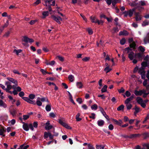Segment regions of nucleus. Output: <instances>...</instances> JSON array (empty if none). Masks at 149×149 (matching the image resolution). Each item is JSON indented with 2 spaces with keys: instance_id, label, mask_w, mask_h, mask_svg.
Returning a JSON list of instances; mask_svg holds the SVG:
<instances>
[{
  "instance_id": "1",
  "label": "nucleus",
  "mask_w": 149,
  "mask_h": 149,
  "mask_svg": "<svg viewBox=\"0 0 149 149\" xmlns=\"http://www.w3.org/2000/svg\"><path fill=\"white\" fill-rule=\"evenodd\" d=\"M137 103L141 105V107L145 108L146 106V103L148 101V100H143V99L140 97H138L136 99Z\"/></svg>"
},
{
  "instance_id": "2",
  "label": "nucleus",
  "mask_w": 149,
  "mask_h": 149,
  "mask_svg": "<svg viewBox=\"0 0 149 149\" xmlns=\"http://www.w3.org/2000/svg\"><path fill=\"white\" fill-rule=\"evenodd\" d=\"M51 17L58 24H61V21L62 20V19L60 17L53 15Z\"/></svg>"
},
{
  "instance_id": "3",
  "label": "nucleus",
  "mask_w": 149,
  "mask_h": 149,
  "mask_svg": "<svg viewBox=\"0 0 149 149\" xmlns=\"http://www.w3.org/2000/svg\"><path fill=\"white\" fill-rule=\"evenodd\" d=\"M144 89L142 90H140L139 91L135 90L134 91V94L136 96H141V95L144 91Z\"/></svg>"
},
{
  "instance_id": "4",
  "label": "nucleus",
  "mask_w": 149,
  "mask_h": 149,
  "mask_svg": "<svg viewBox=\"0 0 149 149\" xmlns=\"http://www.w3.org/2000/svg\"><path fill=\"white\" fill-rule=\"evenodd\" d=\"M7 79L10 82L15 84L16 86L18 85L17 81L16 80L11 77H7Z\"/></svg>"
},
{
  "instance_id": "5",
  "label": "nucleus",
  "mask_w": 149,
  "mask_h": 149,
  "mask_svg": "<svg viewBox=\"0 0 149 149\" xmlns=\"http://www.w3.org/2000/svg\"><path fill=\"white\" fill-rule=\"evenodd\" d=\"M6 132L4 128L0 125V135L2 136H5L4 133Z\"/></svg>"
},
{
  "instance_id": "6",
  "label": "nucleus",
  "mask_w": 149,
  "mask_h": 149,
  "mask_svg": "<svg viewBox=\"0 0 149 149\" xmlns=\"http://www.w3.org/2000/svg\"><path fill=\"white\" fill-rule=\"evenodd\" d=\"M130 5L132 6H136L137 8L139 10L141 9H143V8L138 6V3H136L135 2L130 3Z\"/></svg>"
},
{
  "instance_id": "7",
  "label": "nucleus",
  "mask_w": 149,
  "mask_h": 149,
  "mask_svg": "<svg viewBox=\"0 0 149 149\" xmlns=\"http://www.w3.org/2000/svg\"><path fill=\"white\" fill-rule=\"evenodd\" d=\"M143 84V86L146 87V90H149V84L148 83V80L146 79H145Z\"/></svg>"
},
{
  "instance_id": "8",
  "label": "nucleus",
  "mask_w": 149,
  "mask_h": 149,
  "mask_svg": "<svg viewBox=\"0 0 149 149\" xmlns=\"http://www.w3.org/2000/svg\"><path fill=\"white\" fill-rule=\"evenodd\" d=\"M5 85L7 86V88H6V91L10 90L12 88H13V86L10 85V82H6L5 83Z\"/></svg>"
},
{
  "instance_id": "9",
  "label": "nucleus",
  "mask_w": 149,
  "mask_h": 149,
  "mask_svg": "<svg viewBox=\"0 0 149 149\" xmlns=\"http://www.w3.org/2000/svg\"><path fill=\"white\" fill-rule=\"evenodd\" d=\"M76 85L77 88L79 89L82 88L84 86L83 84L81 82H77L76 83Z\"/></svg>"
},
{
  "instance_id": "10",
  "label": "nucleus",
  "mask_w": 149,
  "mask_h": 149,
  "mask_svg": "<svg viewBox=\"0 0 149 149\" xmlns=\"http://www.w3.org/2000/svg\"><path fill=\"white\" fill-rule=\"evenodd\" d=\"M23 125L22 127L24 130L26 131H28L29 130V125L27 123L22 122Z\"/></svg>"
},
{
  "instance_id": "11",
  "label": "nucleus",
  "mask_w": 149,
  "mask_h": 149,
  "mask_svg": "<svg viewBox=\"0 0 149 149\" xmlns=\"http://www.w3.org/2000/svg\"><path fill=\"white\" fill-rule=\"evenodd\" d=\"M135 19L136 21H139L141 19V17L139 13H136L135 14Z\"/></svg>"
},
{
  "instance_id": "12",
  "label": "nucleus",
  "mask_w": 149,
  "mask_h": 149,
  "mask_svg": "<svg viewBox=\"0 0 149 149\" xmlns=\"http://www.w3.org/2000/svg\"><path fill=\"white\" fill-rule=\"evenodd\" d=\"M139 4H138V6L141 7L140 5L141 6H144L147 5V1H141L139 2Z\"/></svg>"
},
{
  "instance_id": "13",
  "label": "nucleus",
  "mask_w": 149,
  "mask_h": 149,
  "mask_svg": "<svg viewBox=\"0 0 149 149\" xmlns=\"http://www.w3.org/2000/svg\"><path fill=\"white\" fill-rule=\"evenodd\" d=\"M7 105L5 103L1 100H0V107L5 108L7 107Z\"/></svg>"
},
{
  "instance_id": "14",
  "label": "nucleus",
  "mask_w": 149,
  "mask_h": 149,
  "mask_svg": "<svg viewBox=\"0 0 149 149\" xmlns=\"http://www.w3.org/2000/svg\"><path fill=\"white\" fill-rule=\"evenodd\" d=\"M52 128V126L50 125L49 123L47 122L46 123L45 129L46 130H49Z\"/></svg>"
},
{
  "instance_id": "15",
  "label": "nucleus",
  "mask_w": 149,
  "mask_h": 149,
  "mask_svg": "<svg viewBox=\"0 0 149 149\" xmlns=\"http://www.w3.org/2000/svg\"><path fill=\"white\" fill-rule=\"evenodd\" d=\"M90 18L93 23H97L98 19L95 16H91Z\"/></svg>"
},
{
  "instance_id": "16",
  "label": "nucleus",
  "mask_w": 149,
  "mask_h": 149,
  "mask_svg": "<svg viewBox=\"0 0 149 149\" xmlns=\"http://www.w3.org/2000/svg\"><path fill=\"white\" fill-rule=\"evenodd\" d=\"M134 53L133 52H131L129 54L128 57L130 60H132L134 58Z\"/></svg>"
},
{
  "instance_id": "17",
  "label": "nucleus",
  "mask_w": 149,
  "mask_h": 149,
  "mask_svg": "<svg viewBox=\"0 0 149 149\" xmlns=\"http://www.w3.org/2000/svg\"><path fill=\"white\" fill-rule=\"evenodd\" d=\"M97 123L98 126H102L104 125V122L103 120H100L97 121Z\"/></svg>"
},
{
  "instance_id": "18",
  "label": "nucleus",
  "mask_w": 149,
  "mask_h": 149,
  "mask_svg": "<svg viewBox=\"0 0 149 149\" xmlns=\"http://www.w3.org/2000/svg\"><path fill=\"white\" fill-rule=\"evenodd\" d=\"M68 79L71 82H72L74 81V76L72 74L69 75L68 76Z\"/></svg>"
},
{
  "instance_id": "19",
  "label": "nucleus",
  "mask_w": 149,
  "mask_h": 149,
  "mask_svg": "<svg viewBox=\"0 0 149 149\" xmlns=\"http://www.w3.org/2000/svg\"><path fill=\"white\" fill-rule=\"evenodd\" d=\"M143 93V97L144 98H145L147 95L149 94V90H144V91Z\"/></svg>"
},
{
  "instance_id": "20",
  "label": "nucleus",
  "mask_w": 149,
  "mask_h": 149,
  "mask_svg": "<svg viewBox=\"0 0 149 149\" xmlns=\"http://www.w3.org/2000/svg\"><path fill=\"white\" fill-rule=\"evenodd\" d=\"M113 120L116 123L119 125H121L122 123V121L121 120H119L118 121L115 119H113Z\"/></svg>"
},
{
  "instance_id": "21",
  "label": "nucleus",
  "mask_w": 149,
  "mask_h": 149,
  "mask_svg": "<svg viewBox=\"0 0 149 149\" xmlns=\"http://www.w3.org/2000/svg\"><path fill=\"white\" fill-rule=\"evenodd\" d=\"M135 9L134 8L132 10H130L128 12V14L129 16L131 17L134 13V12L135 11Z\"/></svg>"
},
{
  "instance_id": "22",
  "label": "nucleus",
  "mask_w": 149,
  "mask_h": 149,
  "mask_svg": "<svg viewBox=\"0 0 149 149\" xmlns=\"http://www.w3.org/2000/svg\"><path fill=\"white\" fill-rule=\"evenodd\" d=\"M125 104L126 106L127 107V110L130 109L132 107V105L130 103Z\"/></svg>"
},
{
  "instance_id": "23",
  "label": "nucleus",
  "mask_w": 149,
  "mask_h": 149,
  "mask_svg": "<svg viewBox=\"0 0 149 149\" xmlns=\"http://www.w3.org/2000/svg\"><path fill=\"white\" fill-rule=\"evenodd\" d=\"M135 111L134 113V115H136L137 113H138L140 111V108L136 106H135L134 109Z\"/></svg>"
},
{
  "instance_id": "24",
  "label": "nucleus",
  "mask_w": 149,
  "mask_h": 149,
  "mask_svg": "<svg viewBox=\"0 0 149 149\" xmlns=\"http://www.w3.org/2000/svg\"><path fill=\"white\" fill-rule=\"evenodd\" d=\"M144 41L145 44L149 43V35H147V36L144 38Z\"/></svg>"
},
{
  "instance_id": "25",
  "label": "nucleus",
  "mask_w": 149,
  "mask_h": 149,
  "mask_svg": "<svg viewBox=\"0 0 149 149\" xmlns=\"http://www.w3.org/2000/svg\"><path fill=\"white\" fill-rule=\"evenodd\" d=\"M40 97H38L36 101V104L38 106H41L42 104V103L41 101L40 100Z\"/></svg>"
},
{
  "instance_id": "26",
  "label": "nucleus",
  "mask_w": 149,
  "mask_h": 149,
  "mask_svg": "<svg viewBox=\"0 0 149 149\" xmlns=\"http://www.w3.org/2000/svg\"><path fill=\"white\" fill-rule=\"evenodd\" d=\"M29 147V146L28 145L25 146L24 145H22L20 146L17 149H26Z\"/></svg>"
},
{
  "instance_id": "27",
  "label": "nucleus",
  "mask_w": 149,
  "mask_h": 149,
  "mask_svg": "<svg viewBox=\"0 0 149 149\" xmlns=\"http://www.w3.org/2000/svg\"><path fill=\"white\" fill-rule=\"evenodd\" d=\"M104 71L106 72V73H108L112 70V69L110 68L109 66L106 67L104 69Z\"/></svg>"
},
{
  "instance_id": "28",
  "label": "nucleus",
  "mask_w": 149,
  "mask_h": 149,
  "mask_svg": "<svg viewBox=\"0 0 149 149\" xmlns=\"http://www.w3.org/2000/svg\"><path fill=\"white\" fill-rule=\"evenodd\" d=\"M149 24V21L147 20H146L143 21V23L142 24V25L143 26H145L146 25H148Z\"/></svg>"
},
{
  "instance_id": "29",
  "label": "nucleus",
  "mask_w": 149,
  "mask_h": 149,
  "mask_svg": "<svg viewBox=\"0 0 149 149\" xmlns=\"http://www.w3.org/2000/svg\"><path fill=\"white\" fill-rule=\"evenodd\" d=\"M101 113L103 115V116L106 118L107 120H109V117L106 114L105 111H104L103 112H102Z\"/></svg>"
},
{
  "instance_id": "30",
  "label": "nucleus",
  "mask_w": 149,
  "mask_h": 149,
  "mask_svg": "<svg viewBox=\"0 0 149 149\" xmlns=\"http://www.w3.org/2000/svg\"><path fill=\"white\" fill-rule=\"evenodd\" d=\"M45 109L47 111H49L51 110V106L50 105L48 104L46 106Z\"/></svg>"
},
{
  "instance_id": "31",
  "label": "nucleus",
  "mask_w": 149,
  "mask_h": 149,
  "mask_svg": "<svg viewBox=\"0 0 149 149\" xmlns=\"http://www.w3.org/2000/svg\"><path fill=\"white\" fill-rule=\"evenodd\" d=\"M80 116V114L79 113H78L76 116V119L77 121H79L81 120V118L79 117Z\"/></svg>"
},
{
  "instance_id": "32",
  "label": "nucleus",
  "mask_w": 149,
  "mask_h": 149,
  "mask_svg": "<svg viewBox=\"0 0 149 149\" xmlns=\"http://www.w3.org/2000/svg\"><path fill=\"white\" fill-rule=\"evenodd\" d=\"M13 88L14 89L13 91V93L14 95H15L18 94L17 91L15 90V85L13 86Z\"/></svg>"
},
{
  "instance_id": "33",
  "label": "nucleus",
  "mask_w": 149,
  "mask_h": 149,
  "mask_svg": "<svg viewBox=\"0 0 149 149\" xmlns=\"http://www.w3.org/2000/svg\"><path fill=\"white\" fill-rule=\"evenodd\" d=\"M143 137L145 139H146L147 138L149 137V133L148 132H146L143 133Z\"/></svg>"
},
{
  "instance_id": "34",
  "label": "nucleus",
  "mask_w": 149,
  "mask_h": 149,
  "mask_svg": "<svg viewBox=\"0 0 149 149\" xmlns=\"http://www.w3.org/2000/svg\"><path fill=\"white\" fill-rule=\"evenodd\" d=\"M124 108V106L123 105H121L117 108V110L118 111L123 110Z\"/></svg>"
},
{
  "instance_id": "35",
  "label": "nucleus",
  "mask_w": 149,
  "mask_h": 149,
  "mask_svg": "<svg viewBox=\"0 0 149 149\" xmlns=\"http://www.w3.org/2000/svg\"><path fill=\"white\" fill-rule=\"evenodd\" d=\"M136 46V44L134 42H133L132 43H130V47L131 48H135Z\"/></svg>"
},
{
  "instance_id": "36",
  "label": "nucleus",
  "mask_w": 149,
  "mask_h": 149,
  "mask_svg": "<svg viewBox=\"0 0 149 149\" xmlns=\"http://www.w3.org/2000/svg\"><path fill=\"white\" fill-rule=\"evenodd\" d=\"M49 132H45L44 133V137L45 138H47L49 137Z\"/></svg>"
},
{
  "instance_id": "37",
  "label": "nucleus",
  "mask_w": 149,
  "mask_h": 149,
  "mask_svg": "<svg viewBox=\"0 0 149 149\" xmlns=\"http://www.w3.org/2000/svg\"><path fill=\"white\" fill-rule=\"evenodd\" d=\"M107 86L106 85H105L104 86L101 90L102 93L105 92L107 91Z\"/></svg>"
},
{
  "instance_id": "38",
  "label": "nucleus",
  "mask_w": 149,
  "mask_h": 149,
  "mask_svg": "<svg viewBox=\"0 0 149 149\" xmlns=\"http://www.w3.org/2000/svg\"><path fill=\"white\" fill-rule=\"evenodd\" d=\"M141 65L143 67H148V63L146 61L143 62L142 63Z\"/></svg>"
},
{
  "instance_id": "39",
  "label": "nucleus",
  "mask_w": 149,
  "mask_h": 149,
  "mask_svg": "<svg viewBox=\"0 0 149 149\" xmlns=\"http://www.w3.org/2000/svg\"><path fill=\"white\" fill-rule=\"evenodd\" d=\"M49 116L52 118H54L56 117V114L53 112H51L49 113Z\"/></svg>"
},
{
  "instance_id": "40",
  "label": "nucleus",
  "mask_w": 149,
  "mask_h": 149,
  "mask_svg": "<svg viewBox=\"0 0 149 149\" xmlns=\"http://www.w3.org/2000/svg\"><path fill=\"white\" fill-rule=\"evenodd\" d=\"M132 100L130 97L127 98L125 102V104L130 103V102Z\"/></svg>"
},
{
  "instance_id": "41",
  "label": "nucleus",
  "mask_w": 149,
  "mask_h": 149,
  "mask_svg": "<svg viewBox=\"0 0 149 149\" xmlns=\"http://www.w3.org/2000/svg\"><path fill=\"white\" fill-rule=\"evenodd\" d=\"M132 100L130 97L127 98L125 102V104L130 103V102Z\"/></svg>"
},
{
  "instance_id": "42",
  "label": "nucleus",
  "mask_w": 149,
  "mask_h": 149,
  "mask_svg": "<svg viewBox=\"0 0 149 149\" xmlns=\"http://www.w3.org/2000/svg\"><path fill=\"white\" fill-rule=\"evenodd\" d=\"M132 100L130 97L127 98L125 102V104L130 103V102Z\"/></svg>"
},
{
  "instance_id": "43",
  "label": "nucleus",
  "mask_w": 149,
  "mask_h": 149,
  "mask_svg": "<svg viewBox=\"0 0 149 149\" xmlns=\"http://www.w3.org/2000/svg\"><path fill=\"white\" fill-rule=\"evenodd\" d=\"M28 40L29 38L26 36H24L22 38V40L24 42L26 43H27L28 42Z\"/></svg>"
},
{
  "instance_id": "44",
  "label": "nucleus",
  "mask_w": 149,
  "mask_h": 149,
  "mask_svg": "<svg viewBox=\"0 0 149 149\" xmlns=\"http://www.w3.org/2000/svg\"><path fill=\"white\" fill-rule=\"evenodd\" d=\"M22 51V50L21 49H18L16 50L15 49L14 50L13 52L14 53H16V54L18 55L19 54V53H20Z\"/></svg>"
},
{
  "instance_id": "45",
  "label": "nucleus",
  "mask_w": 149,
  "mask_h": 149,
  "mask_svg": "<svg viewBox=\"0 0 149 149\" xmlns=\"http://www.w3.org/2000/svg\"><path fill=\"white\" fill-rule=\"evenodd\" d=\"M91 108L92 109L95 110L97 109V106L96 104H94L92 105L91 106Z\"/></svg>"
},
{
  "instance_id": "46",
  "label": "nucleus",
  "mask_w": 149,
  "mask_h": 149,
  "mask_svg": "<svg viewBox=\"0 0 149 149\" xmlns=\"http://www.w3.org/2000/svg\"><path fill=\"white\" fill-rule=\"evenodd\" d=\"M125 40L124 38H122L120 41V44L121 45H124L125 43Z\"/></svg>"
},
{
  "instance_id": "47",
  "label": "nucleus",
  "mask_w": 149,
  "mask_h": 149,
  "mask_svg": "<svg viewBox=\"0 0 149 149\" xmlns=\"http://www.w3.org/2000/svg\"><path fill=\"white\" fill-rule=\"evenodd\" d=\"M125 50L127 51V53H130L131 52H132V49L129 47L125 48Z\"/></svg>"
},
{
  "instance_id": "48",
  "label": "nucleus",
  "mask_w": 149,
  "mask_h": 149,
  "mask_svg": "<svg viewBox=\"0 0 149 149\" xmlns=\"http://www.w3.org/2000/svg\"><path fill=\"white\" fill-rule=\"evenodd\" d=\"M127 34V32L126 31H120L119 33V35H124Z\"/></svg>"
},
{
  "instance_id": "49",
  "label": "nucleus",
  "mask_w": 149,
  "mask_h": 149,
  "mask_svg": "<svg viewBox=\"0 0 149 149\" xmlns=\"http://www.w3.org/2000/svg\"><path fill=\"white\" fill-rule=\"evenodd\" d=\"M139 50L141 52H143L145 51V48L142 46H140L138 48Z\"/></svg>"
},
{
  "instance_id": "50",
  "label": "nucleus",
  "mask_w": 149,
  "mask_h": 149,
  "mask_svg": "<svg viewBox=\"0 0 149 149\" xmlns=\"http://www.w3.org/2000/svg\"><path fill=\"white\" fill-rule=\"evenodd\" d=\"M57 58H58L59 60L63 62L64 60V58L62 56H57Z\"/></svg>"
},
{
  "instance_id": "51",
  "label": "nucleus",
  "mask_w": 149,
  "mask_h": 149,
  "mask_svg": "<svg viewBox=\"0 0 149 149\" xmlns=\"http://www.w3.org/2000/svg\"><path fill=\"white\" fill-rule=\"evenodd\" d=\"M42 15L43 16V17L45 18L48 15V11H44L42 13Z\"/></svg>"
},
{
  "instance_id": "52",
  "label": "nucleus",
  "mask_w": 149,
  "mask_h": 149,
  "mask_svg": "<svg viewBox=\"0 0 149 149\" xmlns=\"http://www.w3.org/2000/svg\"><path fill=\"white\" fill-rule=\"evenodd\" d=\"M68 129H71V127L69 126L68 124L66 123H65L64 125L63 126Z\"/></svg>"
},
{
  "instance_id": "53",
  "label": "nucleus",
  "mask_w": 149,
  "mask_h": 149,
  "mask_svg": "<svg viewBox=\"0 0 149 149\" xmlns=\"http://www.w3.org/2000/svg\"><path fill=\"white\" fill-rule=\"evenodd\" d=\"M139 134H132L130 135L129 136V138H134L138 136Z\"/></svg>"
},
{
  "instance_id": "54",
  "label": "nucleus",
  "mask_w": 149,
  "mask_h": 149,
  "mask_svg": "<svg viewBox=\"0 0 149 149\" xmlns=\"http://www.w3.org/2000/svg\"><path fill=\"white\" fill-rule=\"evenodd\" d=\"M104 147L102 145H97L96 146L97 149H104Z\"/></svg>"
},
{
  "instance_id": "55",
  "label": "nucleus",
  "mask_w": 149,
  "mask_h": 149,
  "mask_svg": "<svg viewBox=\"0 0 149 149\" xmlns=\"http://www.w3.org/2000/svg\"><path fill=\"white\" fill-rule=\"evenodd\" d=\"M29 117V115H24L23 116V119L26 120L28 119Z\"/></svg>"
},
{
  "instance_id": "56",
  "label": "nucleus",
  "mask_w": 149,
  "mask_h": 149,
  "mask_svg": "<svg viewBox=\"0 0 149 149\" xmlns=\"http://www.w3.org/2000/svg\"><path fill=\"white\" fill-rule=\"evenodd\" d=\"M144 147L146 148L147 149H149V144L148 143H145L143 145ZM142 149H145V148H143Z\"/></svg>"
},
{
  "instance_id": "57",
  "label": "nucleus",
  "mask_w": 149,
  "mask_h": 149,
  "mask_svg": "<svg viewBox=\"0 0 149 149\" xmlns=\"http://www.w3.org/2000/svg\"><path fill=\"white\" fill-rule=\"evenodd\" d=\"M90 58L88 57H86L82 59V61H87L89 60Z\"/></svg>"
},
{
  "instance_id": "58",
  "label": "nucleus",
  "mask_w": 149,
  "mask_h": 149,
  "mask_svg": "<svg viewBox=\"0 0 149 149\" xmlns=\"http://www.w3.org/2000/svg\"><path fill=\"white\" fill-rule=\"evenodd\" d=\"M119 93H123L125 92V90L123 87H122L120 89L118 90Z\"/></svg>"
},
{
  "instance_id": "59",
  "label": "nucleus",
  "mask_w": 149,
  "mask_h": 149,
  "mask_svg": "<svg viewBox=\"0 0 149 149\" xmlns=\"http://www.w3.org/2000/svg\"><path fill=\"white\" fill-rule=\"evenodd\" d=\"M87 149H95L94 147L90 144H88V148Z\"/></svg>"
},
{
  "instance_id": "60",
  "label": "nucleus",
  "mask_w": 149,
  "mask_h": 149,
  "mask_svg": "<svg viewBox=\"0 0 149 149\" xmlns=\"http://www.w3.org/2000/svg\"><path fill=\"white\" fill-rule=\"evenodd\" d=\"M29 99H33L35 97V95L34 94H31L29 95Z\"/></svg>"
},
{
  "instance_id": "61",
  "label": "nucleus",
  "mask_w": 149,
  "mask_h": 149,
  "mask_svg": "<svg viewBox=\"0 0 149 149\" xmlns=\"http://www.w3.org/2000/svg\"><path fill=\"white\" fill-rule=\"evenodd\" d=\"M90 118L94 119L95 118V114L93 113L91 114V116H89Z\"/></svg>"
},
{
  "instance_id": "62",
  "label": "nucleus",
  "mask_w": 149,
  "mask_h": 149,
  "mask_svg": "<svg viewBox=\"0 0 149 149\" xmlns=\"http://www.w3.org/2000/svg\"><path fill=\"white\" fill-rule=\"evenodd\" d=\"M87 31L88 33L90 35H91L93 33V31L91 29L88 28L87 29Z\"/></svg>"
},
{
  "instance_id": "63",
  "label": "nucleus",
  "mask_w": 149,
  "mask_h": 149,
  "mask_svg": "<svg viewBox=\"0 0 149 149\" xmlns=\"http://www.w3.org/2000/svg\"><path fill=\"white\" fill-rule=\"evenodd\" d=\"M109 129L111 130H112L113 129V126L112 124H110L108 127Z\"/></svg>"
},
{
  "instance_id": "64",
  "label": "nucleus",
  "mask_w": 149,
  "mask_h": 149,
  "mask_svg": "<svg viewBox=\"0 0 149 149\" xmlns=\"http://www.w3.org/2000/svg\"><path fill=\"white\" fill-rule=\"evenodd\" d=\"M77 101L79 104H81L82 102V99L80 98H79L77 99Z\"/></svg>"
}]
</instances>
